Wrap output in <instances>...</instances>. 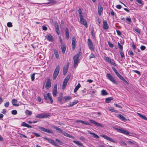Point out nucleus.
I'll list each match as a JSON object with an SVG mask.
<instances>
[{
    "label": "nucleus",
    "instance_id": "nucleus-26",
    "mask_svg": "<svg viewBox=\"0 0 147 147\" xmlns=\"http://www.w3.org/2000/svg\"><path fill=\"white\" fill-rule=\"evenodd\" d=\"M88 133H89L90 134L92 135L94 137L96 138H99V136H98L96 134H95L94 133H92V132H91L89 130V131H88Z\"/></svg>",
    "mask_w": 147,
    "mask_h": 147
},
{
    "label": "nucleus",
    "instance_id": "nucleus-12",
    "mask_svg": "<svg viewBox=\"0 0 147 147\" xmlns=\"http://www.w3.org/2000/svg\"><path fill=\"white\" fill-rule=\"evenodd\" d=\"M104 59L105 61L110 63L111 65L115 66H116L115 63L112 62L111 61V60L109 57L105 56Z\"/></svg>",
    "mask_w": 147,
    "mask_h": 147
},
{
    "label": "nucleus",
    "instance_id": "nucleus-7",
    "mask_svg": "<svg viewBox=\"0 0 147 147\" xmlns=\"http://www.w3.org/2000/svg\"><path fill=\"white\" fill-rule=\"evenodd\" d=\"M107 78L112 82L113 83L115 84H117V82L114 80V78L110 74L107 73Z\"/></svg>",
    "mask_w": 147,
    "mask_h": 147
},
{
    "label": "nucleus",
    "instance_id": "nucleus-57",
    "mask_svg": "<svg viewBox=\"0 0 147 147\" xmlns=\"http://www.w3.org/2000/svg\"><path fill=\"white\" fill-rule=\"evenodd\" d=\"M146 49V47L145 46L142 45L140 47V49L142 50H144Z\"/></svg>",
    "mask_w": 147,
    "mask_h": 147
},
{
    "label": "nucleus",
    "instance_id": "nucleus-58",
    "mask_svg": "<svg viewBox=\"0 0 147 147\" xmlns=\"http://www.w3.org/2000/svg\"><path fill=\"white\" fill-rule=\"evenodd\" d=\"M134 30L135 31L137 32L138 33H140V31L139 29H137V28H135L134 29Z\"/></svg>",
    "mask_w": 147,
    "mask_h": 147
},
{
    "label": "nucleus",
    "instance_id": "nucleus-27",
    "mask_svg": "<svg viewBox=\"0 0 147 147\" xmlns=\"http://www.w3.org/2000/svg\"><path fill=\"white\" fill-rule=\"evenodd\" d=\"M55 30L57 34H59L60 33L59 31V27L57 23L55 25Z\"/></svg>",
    "mask_w": 147,
    "mask_h": 147
},
{
    "label": "nucleus",
    "instance_id": "nucleus-24",
    "mask_svg": "<svg viewBox=\"0 0 147 147\" xmlns=\"http://www.w3.org/2000/svg\"><path fill=\"white\" fill-rule=\"evenodd\" d=\"M47 39L49 41H52L53 40V37L50 34L47 35L46 37Z\"/></svg>",
    "mask_w": 147,
    "mask_h": 147
},
{
    "label": "nucleus",
    "instance_id": "nucleus-8",
    "mask_svg": "<svg viewBox=\"0 0 147 147\" xmlns=\"http://www.w3.org/2000/svg\"><path fill=\"white\" fill-rule=\"evenodd\" d=\"M38 128L40 130L44 132L48 133L49 134H53V132L49 129H46L44 127L39 126L38 127Z\"/></svg>",
    "mask_w": 147,
    "mask_h": 147
},
{
    "label": "nucleus",
    "instance_id": "nucleus-16",
    "mask_svg": "<svg viewBox=\"0 0 147 147\" xmlns=\"http://www.w3.org/2000/svg\"><path fill=\"white\" fill-rule=\"evenodd\" d=\"M117 116L122 121H125L127 120L121 114H118Z\"/></svg>",
    "mask_w": 147,
    "mask_h": 147
},
{
    "label": "nucleus",
    "instance_id": "nucleus-20",
    "mask_svg": "<svg viewBox=\"0 0 147 147\" xmlns=\"http://www.w3.org/2000/svg\"><path fill=\"white\" fill-rule=\"evenodd\" d=\"M65 34L66 38L67 39H68L69 38V30L67 28H65Z\"/></svg>",
    "mask_w": 147,
    "mask_h": 147
},
{
    "label": "nucleus",
    "instance_id": "nucleus-39",
    "mask_svg": "<svg viewBox=\"0 0 147 147\" xmlns=\"http://www.w3.org/2000/svg\"><path fill=\"white\" fill-rule=\"evenodd\" d=\"M78 12L80 18L82 17H83L82 15V11L80 9H78Z\"/></svg>",
    "mask_w": 147,
    "mask_h": 147
},
{
    "label": "nucleus",
    "instance_id": "nucleus-35",
    "mask_svg": "<svg viewBox=\"0 0 147 147\" xmlns=\"http://www.w3.org/2000/svg\"><path fill=\"white\" fill-rule=\"evenodd\" d=\"M78 102V101L77 100L75 101L72 102H70L69 103V107H71L73 105L76 104Z\"/></svg>",
    "mask_w": 147,
    "mask_h": 147
},
{
    "label": "nucleus",
    "instance_id": "nucleus-49",
    "mask_svg": "<svg viewBox=\"0 0 147 147\" xmlns=\"http://www.w3.org/2000/svg\"><path fill=\"white\" fill-rule=\"evenodd\" d=\"M118 46L119 48L121 50H122L123 49V47L121 45L119 42H118Z\"/></svg>",
    "mask_w": 147,
    "mask_h": 147
},
{
    "label": "nucleus",
    "instance_id": "nucleus-42",
    "mask_svg": "<svg viewBox=\"0 0 147 147\" xmlns=\"http://www.w3.org/2000/svg\"><path fill=\"white\" fill-rule=\"evenodd\" d=\"M81 123H82L84 124H85V125H90V124L88 123L87 122H86V121H82V120H81Z\"/></svg>",
    "mask_w": 147,
    "mask_h": 147
},
{
    "label": "nucleus",
    "instance_id": "nucleus-51",
    "mask_svg": "<svg viewBox=\"0 0 147 147\" xmlns=\"http://www.w3.org/2000/svg\"><path fill=\"white\" fill-rule=\"evenodd\" d=\"M121 57V58H123L124 57V54L123 52L122 51H120Z\"/></svg>",
    "mask_w": 147,
    "mask_h": 147
},
{
    "label": "nucleus",
    "instance_id": "nucleus-59",
    "mask_svg": "<svg viewBox=\"0 0 147 147\" xmlns=\"http://www.w3.org/2000/svg\"><path fill=\"white\" fill-rule=\"evenodd\" d=\"M116 7L118 9H120L121 8V6L120 5H117L116 6Z\"/></svg>",
    "mask_w": 147,
    "mask_h": 147
},
{
    "label": "nucleus",
    "instance_id": "nucleus-34",
    "mask_svg": "<svg viewBox=\"0 0 147 147\" xmlns=\"http://www.w3.org/2000/svg\"><path fill=\"white\" fill-rule=\"evenodd\" d=\"M101 93L102 96H105L108 94V93L105 90H103L101 91Z\"/></svg>",
    "mask_w": 147,
    "mask_h": 147
},
{
    "label": "nucleus",
    "instance_id": "nucleus-5",
    "mask_svg": "<svg viewBox=\"0 0 147 147\" xmlns=\"http://www.w3.org/2000/svg\"><path fill=\"white\" fill-rule=\"evenodd\" d=\"M51 94L48 93L44 95V98L46 100H49L51 103L52 104L53 102V100L51 96Z\"/></svg>",
    "mask_w": 147,
    "mask_h": 147
},
{
    "label": "nucleus",
    "instance_id": "nucleus-13",
    "mask_svg": "<svg viewBox=\"0 0 147 147\" xmlns=\"http://www.w3.org/2000/svg\"><path fill=\"white\" fill-rule=\"evenodd\" d=\"M69 63H68L66 67H64L63 68V74L64 75H65L68 71V69L69 67Z\"/></svg>",
    "mask_w": 147,
    "mask_h": 147
},
{
    "label": "nucleus",
    "instance_id": "nucleus-52",
    "mask_svg": "<svg viewBox=\"0 0 147 147\" xmlns=\"http://www.w3.org/2000/svg\"><path fill=\"white\" fill-rule=\"evenodd\" d=\"M9 102H7L5 103L4 105L5 107H9Z\"/></svg>",
    "mask_w": 147,
    "mask_h": 147
},
{
    "label": "nucleus",
    "instance_id": "nucleus-9",
    "mask_svg": "<svg viewBox=\"0 0 147 147\" xmlns=\"http://www.w3.org/2000/svg\"><path fill=\"white\" fill-rule=\"evenodd\" d=\"M89 121L91 123H93L96 126H98L99 127H104V125L103 124L100 123H97L93 120L90 119L89 120Z\"/></svg>",
    "mask_w": 147,
    "mask_h": 147
},
{
    "label": "nucleus",
    "instance_id": "nucleus-53",
    "mask_svg": "<svg viewBox=\"0 0 147 147\" xmlns=\"http://www.w3.org/2000/svg\"><path fill=\"white\" fill-rule=\"evenodd\" d=\"M126 20L127 21H128L129 23H131L132 22L131 18H126Z\"/></svg>",
    "mask_w": 147,
    "mask_h": 147
},
{
    "label": "nucleus",
    "instance_id": "nucleus-2",
    "mask_svg": "<svg viewBox=\"0 0 147 147\" xmlns=\"http://www.w3.org/2000/svg\"><path fill=\"white\" fill-rule=\"evenodd\" d=\"M59 65H58L56 67L53 74V78L54 80H55L56 79L59 74Z\"/></svg>",
    "mask_w": 147,
    "mask_h": 147
},
{
    "label": "nucleus",
    "instance_id": "nucleus-28",
    "mask_svg": "<svg viewBox=\"0 0 147 147\" xmlns=\"http://www.w3.org/2000/svg\"><path fill=\"white\" fill-rule=\"evenodd\" d=\"M109 111L113 112H115V113H117V111L115 110L114 108L113 107H109L108 109Z\"/></svg>",
    "mask_w": 147,
    "mask_h": 147
},
{
    "label": "nucleus",
    "instance_id": "nucleus-32",
    "mask_svg": "<svg viewBox=\"0 0 147 147\" xmlns=\"http://www.w3.org/2000/svg\"><path fill=\"white\" fill-rule=\"evenodd\" d=\"M80 84L79 83L78 84L76 87L75 89H74V93H76L77 91L79 88L80 87Z\"/></svg>",
    "mask_w": 147,
    "mask_h": 147
},
{
    "label": "nucleus",
    "instance_id": "nucleus-1",
    "mask_svg": "<svg viewBox=\"0 0 147 147\" xmlns=\"http://www.w3.org/2000/svg\"><path fill=\"white\" fill-rule=\"evenodd\" d=\"M80 55V53L79 52L76 54L74 57L73 59L74 60V67H76L78 65V63L79 62L80 59L79 58Z\"/></svg>",
    "mask_w": 147,
    "mask_h": 147
},
{
    "label": "nucleus",
    "instance_id": "nucleus-55",
    "mask_svg": "<svg viewBox=\"0 0 147 147\" xmlns=\"http://www.w3.org/2000/svg\"><path fill=\"white\" fill-rule=\"evenodd\" d=\"M27 124L25 122H23L21 124V126H22L26 127Z\"/></svg>",
    "mask_w": 147,
    "mask_h": 147
},
{
    "label": "nucleus",
    "instance_id": "nucleus-47",
    "mask_svg": "<svg viewBox=\"0 0 147 147\" xmlns=\"http://www.w3.org/2000/svg\"><path fill=\"white\" fill-rule=\"evenodd\" d=\"M35 75V74L34 73L31 75V80L32 81H33L34 80Z\"/></svg>",
    "mask_w": 147,
    "mask_h": 147
},
{
    "label": "nucleus",
    "instance_id": "nucleus-63",
    "mask_svg": "<svg viewBox=\"0 0 147 147\" xmlns=\"http://www.w3.org/2000/svg\"><path fill=\"white\" fill-rule=\"evenodd\" d=\"M115 105L117 107H119V108H122V107H121V106L119 105H118L117 104H115Z\"/></svg>",
    "mask_w": 147,
    "mask_h": 147
},
{
    "label": "nucleus",
    "instance_id": "nucleus-30",
    "mask_svg": "<svg viewBox=\"0 0 147 147\" xmlns=\"http://www.w3.org/2000/svg\"><path fill=\"white\" fill-rule=\"evenodd\" d=\"M113 99V98L111 97H110L105 99V102L106 103H109L111 100Z\"/></svg>",
    "mask_w": 147,
    "mask_h": 147
},
{
    "label": "nucleus",
    "instance_id": "nucleus-23",
    "mask_svg": "<svg viewBox=\"0 0 147 147\" xmlns=\"http://www.w3.org/2000/svg\"><path fill=\"white\" fill-rule=\"evenodd\" d=\"M62 94L61 93H60L59 95V96L58 97V101L59 102H61L62 100Z\"/></svg>",
    "mask_w": 147,
    "mask_h": 147
},
{
    "label": "nucleus",
    "instance_id": "nucleus-43",
    "mask_svg": "<svg viewBox=\"0 0 147 147\" xmlns=\"http://www.w3.org/2000/svg\"><path fill=\"white\" fill-rule=\"evenodd\" d=\"M113 128L114 129H115L120 132H121V130L122 129H119V128H116L115 127H113Z\"/></svg>",
    "mask_w": 147,
    "mask_h": 147
},
{
    "label": "nucleus",
    "instance_id": "nucleus-3",
    "mask_svg": "<svg viewBox=\"0 0 147 147\" xmlns=\"http://www.w3.org/2000/svg\"><path fill=\"white\" fill-rule=\"evenodd\" d=\"M50 116L49 113H41L37 115L36 116V117L38 118H46Z\"/></svg>",
    "mask_w": 147,
    "mask_h": 147
},
{
    "label": "nucleus",
    "instance_id": "nucleus-36",
    "mask_svg": "<svg viewBox=\"0 0 147 147\" xmlns=\"http://www.w3.org/2000/svg\"><path fill=\"white\" fill-rule=\"evenodd\" d=\"M121 133H122L124 134H125L126 135H128L129 134V132L127 131L124 130L123 129H122L121 130Z\"/></svg>",
    "mask_w": 147,
    "mask_h": 147
},
{
    "label": "nucleus",
    "instance_id": "nucleus-60",
    "mask_svg": "<svg viewBox=\"0 0 147 147\" xmlns=\"http://www.w3.org/2000/svg\"><path fill=\"white\" fill-rule=\"evenodd\" d=\"M52 144L54 145L55 146H57L58 145L57 144L56 142L54 141H53L51 143Z\"/></svg>",
    "mask_w": 147,
    "mask_h": 147
},
{
    "label": "nucleus",
    "instance_id": "nucleus-6",
    "mask_svg": "<svg viewBox=\"0 0 147 147\" xmlns=\"http://www.w3.org/2000/svg\"><path fill=\"white\" fill-rule=\"evenodd\" d=\"M88 47L89 49L92 51H94V47L92 41L90 38H88Z\"/></svg>",
    "mask_w": 147,
    "mask_h": 147
},
{
    "label": "nucleus",
    "instance_id": "nucleus-56",
    "mask_svg": "<svg viewBox=\"0 0 147 147\" xmlns=\"http://www.w3.org/2000/svg\"><path fill=\"white\" fill-rule=\"evenodd\" d=\"M96 92V91H94V90H92L91 91H90V94L91 95H94V93Z\"/></svg>",
    "mask_w": 147,
    "mask_h": 147
},
{
    "label": "nucleus",
    "instance_id": "nucleus-21",
    "mask_svg": "<svg viewBox=\"0 0 147 147\" xmlns=\"http://www.w3.org/2000/svg\"><path fill=\"white\" fill-rule=\"evenodd\" d=\"M18 101L17 100L13 99L12 100V103L13 105L15 106H18L19 105V104L17 103Z\"/></svg>",
    "mask_w": 147,
    "mask_h": 147
},
{
    "label": "nucleus",
    "instance_id": "nucleus-48",
    "mask_svg": "<svg viewBox=\"0 0 147 147\" xmlns=\"http://www.w3.org/2000/svg\"><path fill=\"white\" fill-rule=\"evenodd\" d=\"M7 25L9 27H11L12 26V23L10 22H8L7 23Z\"/></svg>",
    "mask_w": 147,
    "mask_h": 147
},
{
    "label": "nucleus",
    "instance_id": "nucleus-38",
    "mask_svg": "<svg viewBox=\"0 0 147 147\" xmlns=\"http://www.w3.org/2000/svg\"><path fill=\"white\" fill-rule=\"evenodd\" d=\"M26 115H30L32 114V113L31 111L26 110L25 111Z\"/></svg>",
    "mask_w": 147,
    "mask_h": 147
},
{
    "label": "nucleus",
    "instance_id": "nucleus-61",
    "mask_svg": "<svg viewBox=\"0 0 147 147\" xmlns=\"http://www.w3.org/2000/svg\"><path fill=\"white\" fill-rule=\"evenodd\" d=\"M117 34L119 36H120L121 34V32L119 30H117Z\"/></svg>",
    "mask_w": 147,
    "mask_h": 147
},
{
    "label": "nucleus",
    "instance_id": "nucleus-25",
    "mask_svg": "<svg viewBox=\"0 0 147 147\" xmlns=\"http://www.w3.org/2000/svg\"><path fill=\"white\" fill-rule=\"evenodd\" d=\"M103 8L101 6H99L98 9V15L99 16H100L101 15L102 11L103 10Z\"/></svg>",
    "mask_w": 147,
    "mask_h": 147
},
{
    "label": "nucleus",
    "instance_id": "nucleus-22",
    "mask_svg": "<svg viewBox=\"0 0 147 147\" xmlns=\"http://www.w3.org/2000/svg\"><path fill=\"white\" fill-rule=\"evenodd\" d=\"M52 127L53 128L55 129L56 130L58 131H59V132L61 134L63 132L61 128H59L57 126L53 125L52 126Z\"/></svg>",
    "mask_w": 147,
    "mask_h": 147
},
{
    "label": "nucleus",
    "instance_id": "nucleus-11",
    "mask_svg": "<svg viewBox=\"0 0 147 147\" xmlns=\"http://www.w3.org/2000/svg\"><path fill=\"white\" fill-rule=\"evenodd\" d=\"M100 136L101 137L104 138L105 139L108 140L110 141L111 142H115V141L113 139H112L111 138L106 135H100Z\"/></svg>",
    "mask_w": 147,
    "mask_h": 147
},
{
    "label": "nucleus",
    "instance_id": "nucleus-41",
    "mask_svg": "<svg viewBox=\"0 0 147 147\" xmlns=\"http://www.w3.org/2000/svg\"><path fill=\"white\" fill-rule=\"evenodd\" d=\"M95 55L93 53H91L89 56V59H90L92 58H95Z\"/></svg>",
    "mask_w": 147,
    "mask_h": 147
},
{
    "label": "nucleus",
    "instance_id": "nucleus-29",
    "mask_svg": "<svg viewBox=\"0 0 147 147\" xmlns=\"http://www.w3.org/2000/svg\"><path fill=\"white\" fill-rule=\"evenodd\" d=\"M137 114L140 117H141L143 119L145 120H147V118L145 116L143 115H142L140 113H137Z\"/></svg>",
    "mask_w": 147,
    "mask_h": 147
},
{
    "label": "nucleus",
    "instance_id": "nucleus-37",
    "mask_svg": "<svg viewBox=\"0 0 147 147\" xmlns=\"http://www.w3.org/2000/svg\"><path fill=\"white\" fill-rule=\"evenodd\" d=\"M54 52L56 57L57 59H58L59 57V55L58 54L57 51L56 50H54Z\"/></svg>",
    "mask_w": 147,
    "mask_h": 147
},
{
    "label": "nucleus",
    "instance_id": "nucleus-15",
    "mask_svg": "<svg viewBox=\"0 0 147 147\" xmlns=\"http://www.w3.org/2000/svg\"><path fill=\"white\" fill-rule=\"evenodd\" d=\"M61 134L67 137H68L70 138L73 139H75V137L74 136H72L71 135L68 134H67L65 131H63Z\"/></svg>",
    "mask_w": 147,
    "mask_h": 147
},
{
    "label": "nucleus",
    "instance_id": "nucleus-50",
    "mask_svg": "<svg viewBox=\"0 0 147 147\" xmlns=\"http://www.w3.org/2000/svg\"><path fill=\"white\" fill-rule=\"evenodd\" d=\"M108 44L109 46L111 48H113L114 47V45L113 44L111 43L110 42L108 41Z\"/></svg>",
    "mask_w": 147,
    "mask_h": 147
},
{
    "label": "nucleus",
    "instance_id": "nucleus-18",
    "mask_svg": "<svg viewBox=\"0 0 147 147\" xmlns=\"http://www.w3.org/2000/svg\"><path fill=\"white\" fill-rule=\"evenodd\" d=\"M76 39L75 37H73L72 38V49H74L75 47L76 46Z\"/></svg>",
    "mask_w": 147,
    "mask_h": 147
},
{
    "label": "nucleus",
    "instance_id": "nucleus-46",
    "mask_svg": "<svg viewBox=\"0 0 147 147\" xmlns=\"http://www.w3.org/2000/svg\"><path fill=\"white\" fill-rule=\"evenodd\" d=\"M17 112L16 110H13L11 111V113L13 115H16L17 114Z\"/></svg>",
    "mask_w": 147,
    "mask_h": 147
},
{
    "label": "nucleus",
    "instance_id": "nucleus-33",
    "mask_svg": "<svg viewBox=\"0 0 147 147\" xmlns=\"http://www.w3.org/2000/svg\"><path fill=\"white\" fill-rule=\"evenodd\" d=\"M71 99V97L69 96H65L63 98V100L65 101H66L67 100H69Z\"/></svg>",
    "mask_w": 147,
    "mask_h": 147
},
{
    "label": "nucleus",
    "instance_id": "nucleus-54",
    "mask_svg": "<svg viewBox=\"0 0 147 147\" xmlns=\"http://www.w3.org/2000/svg\"><path fill=\"white\" fill-rule=\"evenodd\" d=\"M120 79L121 80H123L125 83H127V81L122 76V77H121V78H120Z\"/></svg>",
    "mask_w": 147,
    "mask_h": 147
},
{
    "label": "nucleus",
    "instance_id": "nucleus-17",
    "mask_svg": "<svg viewBox=\"0 0 147 147\" xmlns=\"http://www.w3.org/2000/svg\"><path fill=\"white\" fill-rule=\"evenodd\" d=\"M51 87V80L50 79L47 80V82L45 86V87L47 89H48Z\"/></svg>",
    "mask_w": 147,
    "mask_h": 147
},
{
    "label": "nucleus",
    "instance_id": "nucleus-10",
    "mask_svg": "<svg viewBox=\"0 0 147 147\" xmlns=\"http://www.w3.org/2000/svg\"><path fill=\"white\" fill-rule=\"evenodd\" d=\"M83 17H80V23L84 25L86 28L88 27L87 22L86 20L83 18Z\"/></svg>",
    "mask_w": 147,
    "mask_h": 147
},
{
    "label": "nucleus",
    "instance_id": "nucleus-62",
    "mask_svg": "<svg viewBox=\"0 0 147 147\" xmlns=\"http://www.w3.org/2000/svg\"><path fill=\"white\" fill-rule=\"evenodd\" d=\"M91 35L92 36L93 38H94L95 36V35L94 34L93 31H92L91 32Z\"/></svg>",
    "mask_w": 147,
    "mask_h": 147
},
{
    "label": "nucleus",
    "instance_id": "nucleus-45",
    "mask_svg": "<svg viewBox=\"0 0 147 147\" xmlns=\"http://www.w3.org/2000/svg\"><path fill=\"white\" fill-rule=\"evenodd\" d=\"M33 134L36 137H39L40 136L39 134L36 133H33Z\"/></svg>",
    "mask_w": 147,
    "mask_h": 147
},
{
    "label": "nucleus",
    "instance_id": "nucleus-40",
    "mask_svg": "<svg viewBox=\"0 0 147 147\" xmlns=\"http://www.w3.org/2000/svg\"><path fill=\"white\" fill-rule=\"evenodd\" d=\"M57 90L53 89V95L54 96H56L57 93Z\"/></svg>",
    "mask_w": 147,
    "mask_h": 147
},
{
    "label": "nucleus",
    "instance_id": "nucleus-19",
    "mask_svg": "<svg viewBox=\"0 0 147 147\" xmlns=\"http://www.w3.org/2000/svg\"><path fill=\"white\" fill-rule=\"evenodd\" d=\"M111 68L114 71L116 74L119 78L122 77V76L120 75V74L118 72L117 70L114 67H112Z\"/></svg>",
    "mask_w": 147,
    "mask_h": 147
},
{
    "label": "nucleus",
    "instance_id": "nucleus-31",
    "mask_svg": "<svg viewBox=\"0 0 147 147\" xmlns=\"http://www.w3.org/2000/svg\"><path fill=\"white\" fill-rule=\"evenodd\" d=\"M62 52L63 53H64L66 50V47L64 45H62L61 47Z\"/></svg>",
    "mask_w": 147,
    "mask_h": 147
},
{
    "label": "nucleus",
    "instance_id": "nucleus-64",
    "mask_svg": "<svg viewBox=\"0 0 147 147\" xmlns=\"http://www.w3.org/2000/svg\"><path fill=\"white\" fill-rule=\"evenodd\" d=\"M129 54L133 56L134 55V53L132 51L130 50L129 51Z\"/></svg>",
    "mask_w": 147,
    "mask_h": 147
},
{
    "label": "nucleus",
    "instance_id": "nucleus-44",
    "mask_svg": "<svg viewBox=\"0 0 147 147\" xmlns=\"http://www.w3.org/2000/svg\"><path fill=\"white\" fill-rule=\"evenodd\" d=\"M113 128L114 129H115L120 132H121V130L122 129H119V128H116L115 127H113Z\"/></svg>",
    "mask_w": 147,
    "mask_h": 147
},
{
    "label": "nucleus",
    "instance_id": "nucleus-4",
    "mask_svg": "<svg viewBox=\"0 0 147 147\" xmlns=\"http://www.w3.org/2000/svg\"><path fill=\"white\" fill-rule=\"evenodd\" d=\"M69 78L70 76L69 75H68L67 76V77L65 78V79L64 80L63 82L62 87V88L63 90H64L65 88L67 85V83L68 82L69 80Z\"/></svg>",
    "mask_w": 147,
    "mask_h": 147
},
{
    "label": "nucleus",
    "instance_id": "nucleus-14",
    "mask_svg": "<svg viewBox=\"0 0 147 147\" xmlns=\"http://www.w3.org/2000/svg\"><path fill=\"white\" fill-rule=\"evenodd\" d=\"M103 28L104 30H108L109 29V26L106 20L103 21Z\"/></svg>",
    "mask_w": 147,
    "mask_h": 147
}]
</instances>
